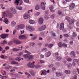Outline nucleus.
I'll list each match as a JSON object with an SVG mask.
<instances>
[{
	"instance_id": "obj_1",
	"label": "nucleus",
	"mask_w": 79,
	"mask_h": 79,
	"mask_svg": "<svg viewBox=\"0 0 79 79\" xmlns=\"http://www.w3.org/2000/svg\"><path fill=\"white\" fill-rule=\"evenodd\" d=\"M26 29L27 31H29L30 32H32L34 31L33 28L30 26H26Z\"/></svg>"
},
{
	"instance_id": "obj_2",
	"label": "nucleus",
	"mask_w": 79,
	"mask_h": 79,
	"mask_svg": "<svg viewBox=\"0 0 79 79\" xmlns=\"http://www.w3.org/2000/svg\"><path fill=\"white\" fill-rule=\"evenodd\" d=\"M9 11H6L2 13V18H5L9 14Z\"/></svg>"
},
{
	"instance_id": "obj_3",
	"label": "nucleus",
	"mask_w": 79,
	"mask_h": 79,
	"mask_svg": "<svg viewBox=\"0 0 79 79\" xmlns=\"http://www.w3.org/2000/svg\"><path fill=\"white\" fill-rule=\"evenodd\" d=\"M34 63H35V62H33V63L29 62L27 63V65L29 68H34Z\"/></svg>"
},
{
	"instance_id": "obj_4",
	"label": "nucleus",
	"mask_w": 79,
	"mask_h": 79,
	"mask_svg": "<svg viewBox=\"0 0 79 79\" xmlns=\"http://www.w3.org/2000/svg\"><path fill=\"white\" fill-rule=\"evenodd\" d=\"M30 14L26 13L23 15V18L24 19H28L30 17Z\"/></svg>"
},
{
	"instance_id": "obj_5",
	"label": "nucleus",
	"mask_w": 79,
	"mask_h": 79,
	"mask_svg": "<svg viewBox=\"0 0 79 79\" xmlns=\"http://www.w3.org/2000/svg\"><path fill=\"white\" fill-rule=\"evenodd\" d=\"M77 63L78 65H79V59L77 60L76 59H75L73 60V66H76V63Z\"/></svg>"
},
{
	"instance_id": "obj_6",
	"label": "nucleus",
	"mask_w": 79,
	"mask_h": 79,
	"mask_svg": "<svg viewBox=\"0 0 79 79\" xmlns=\"http://www.w3.org/2000/svg\"><path fill=\"white\" fill-rule=\"evenodd\" d=\"M38 23L39 24H42L44 23V19L42 17H40L39 19Z\"/></svg>"
},
{
	"instance_id": "obj_7",
	"label": "nucleus",
	"mask_w": 79,
	"mask_h": 79,
	"mask_svg": "<svg viewBox=\"0 0 79 79\" xmlns=\"http://www.w3.org/2000/svg\"><path fill=\"white\" fill-rule=\"evenodd\" d=\"M19 39H21V40H23V39H27V37L24 35L19 36Z\"/></svg>"
},
{
	"instance_id": "obj_8",
	"label": "nucleus",
	"mask_w": 79,
	"mask_h": 79,
	"mask_svg": "<svg viewBox=\"0 0 79 79\" xmlns=\"http://www.w3.org/2000/svg\"><path fill=\"white\" fill-rule=\"evenodd\" d=\"M46 28V26L44 25L38 28V31H44V30H45V28Z\"/></svg>"
},
{
	"instance_id": "obj_9",
	"label": "nucleus",
	"mask_w": 79,
	"mask_h": 79,
	"mask_svg": "<svg viewBox=\"0 0 79 79\" xmlns=\"http://www.w3.org/2000/svg\"><path fill=\"white\" fill-rule=\"evenodd\" d=\"M56 75L57 77H60V76H61L63 75V73L62 72H56Z\"/></svg>"
},
{
	"instance_id": "obj_10",
	"label": "nucleus",
	"mask_w": 79,
	"mask_h": 79,
	"mask_svg": "<svg viewBox=\"0 0 79 79\" xmlns=\"http://www.w3.org/2000/svg\"><path fill=\"white\" fill-rule=\"evenodd\" d=\"M10 11L13 13H14V14L16 13V10H15V8L14 7H12L10 8Z\"/></svg>"
},
{
	"instance_id": "obj_11",
	"label": "nucleus",
	"mask_w": 79,
	"mask_h": 79,
	"mask_svg": "<svg viewBox=\"0 0 79 79\" xmlns=\"http://www.w3.org/2000/svg\"><path fill=\"white\" fill-rule=\"evenodd\" d=\"M52 53L50 51H48L45 54V56L46 57H49L51 55Z\"/></svg>"
},
{
	"instance_id": "obj_12",
	"label": "nucleus",
	"mask_w": 79,
	"mask_h": 79,
	"mask_svg": "<svg viewBox=\"0 0 79 79\" xmlns=\"http://www.w3.org/2000/svg\"><path fill=\"white\" fill-rule=\"evenodd\" d=\"M75 20L74 19H71L70 20L69 22V24L70 25H73V24H74V21Z\"/></svg>"
},
{
	"instance_id": "obj_13",
	"label": "nucleus",
	"mask_w": 79,
	"mask_h": 79,
	"mask_svg": "<svg viewBox=\"0 0 79 79\" xmlns=\"http://www.w3.org/2000/svg\"><path fill=\"white\" fill-rule=\"evenodd\" d=\"M70 55L72 57H75L76 52L73 51H72L70 53Z\"/></svg>"
},
{
	"instance_id": "obj_14",
	"label": "nucleus",
	"mask_w": 79,
	"mask_h": 79,
	"mask_svg": "<svg viewBox=\"0 0 79 79\" xmlns=\"http://www.w3.org/2000/svg\"><path fill=\"white\" fill-rule=\"evenodd\" d=\"M49 9L52 13H53V12H55V10H53L54 9V7L53 6H51L49 7Z\"/></svg>"
},
{
	"instance_id": "obj_15",
	"label": "nucleus",
	"mask_w": 79,
	"mask_h": 79,
	"mask_svg": "<svg viewBox=\"0 0 79 79\" xmlns=\"http://www.w3.org/2000/svg\"><path fill=\"white\" fill-rule=\"evenodd\" d=\"M14 42L16 43V44H21L22 42L21 41L19 40H14Z\"/></svg>"
},
{
	"instance_id": "obj_16",
	"label": "nucleus",
	"mask_w": 79,
	"mask_h": 79,
	"mask_svg": "<svg viewBox=\"0 0 79 79\" xmlns=\"http://www.w3.org/2000/svg\"><path fill=\"white\" fill-rule=\"evenodd\" d=\"M74 6H75V4L74 3H72L71 4L69 5V9L70 10H71L72 8H74Z\"/></svg>"
},
{
	"instance_id": "obj_17",
	"label": "nucleus",
	"mask_w": 79,
	"mask_h": 79,
	"mask_svg": "<svg viewBox=\"0 0 79 79\" xmlns=\"http://www.w3.org/2000/svg\"><path fill=\"white\" fill-rule=\"evenodd\" d=\"M64 23H62L60 24V30H63L64 29Z\"/></svg>"
},
{
	"instance_id": "obj_18",
	"label": "nucleus",
	"mask_w": 79,
	"mask_h": 79,
	"mask_svg": "<svg viewBox=\"0 0 79 79\" xmlns=\"http://www.w3.org/2000/svg\"><path fill=\"white\" fill-rule=\"evenodd\" d=\"M8 36L6 34H4L0 35V37L2 39H5Z\"/></svg>"
},
{
	"instance_id": "obj_19",
	"label": "nucleus",
	"mask_w": 79,
	"mask_h": 79,
	"mask_svg": "<svg viewBox=\"0 0 79 79\" xmlns=\"http://www.w3.org/2000/svg\"><path fill=\"white\" fill-rule=\"evenodd\" d=\"M11 26L12 27H15L16 24V22L15 21H12L11 23Z\"/></svg>"
},
{
	"instance_id": "obj_20",
	"label": "nucleus",
	"mask_w": 79,
	"mask_h": 79,
	"mask_svg": "<svg viewBox=\"0 0 79 79\" xmlns=\"http://www.w3.org/2000/svg\"><path fill=\"white\" fill-rule=\"evenodd\" d=\"M18 27L19 29H23V28H24L25 26L23 24H21L18 25Z\"/></svg>"
},
{
	"instance_id": "obj_21",
	"label": "nucleus",
	"mask_w": 79,
	"mask_h": 79,
	"mask_svg": "<svg viewBox=\"0 0 79 79\" xmlns=\"http://www.w3.org/2000/svg\"><path fill=\"white\" fill-rule=\"evenodd\" d=\"M3 22H4L6 24H7L9 23V21L8 19L7 18H5L3 21Z\"/></svg>"
},
{
	"instance_id": "obj_22",
	"label": "nucleus",
	"mask_w": 79,
	"mask_h": 79,
	"mask_svg": "<svg viewBox=\"0 0 79 79\" xmlns=\"http://www.w3.org/2000/svg\"><path fill=\"white\" fill-rule=\"evenodd\" d=\"M41 6L42 7V10H45V5H44V3L43 2H42L41 3Z\"/></svg>"
},
{
	"instance_id": "obj_23",
	"label": "nucleus",
	"mask_w": 79,
	"mask_h": 79,
	"mask_svg": "<svg viewBox=\"0 0 79 79\" xmlns=\"http://www.w3.org/2000/svg\"><path fill=\"white\" fill-rule=\"evenodd\" d=\"M11 64H17V66H19V65H20V64L16 61L12 62Z\"/></svg>"
},
{
	"instance_id": "obj_24",
	"label": "nucleus",
	"mask_w": 79,
	"mask_h": 79,
	"mask_svg": "<svg viewBox=\"0 0 79 79\" xmlns=\"http://www.w3.org/2000/svg\"><path fill=\"white\" fill-rule=\"evenodd\" d=\"M43 74L44 76H46L47 75V71L45 70H43L42 72V73H41V75Z\"/></svg>"
},
{
	"instance_id": "obj_25",
	"label": "nucleus",
	"mask_w": 79,
	"mask_h": 79,
	"mask_svg": "<svg viewBox=\"0 0 79 79\" xmlns=\"http://www.w3.org/2000/svg\"><path fill=\"white\" fill-rule=\"evenodd\" d=\"M35 9L36 10H39L40 9V5H36L35 7Z\"/></svg>"
},
{
	"instance_id": "obj_26",
	"label": "nucleus",
	"mask_w": 79,
	"mask_h": 79,
	"mask_svg": "<svg viewBox=\"0 0 79 79\" xmlns=\"http://www.w3.org/2000/svg\"><path fill=\"white\" fill-rule=\"evenodd\" d=\"M16 7L17 10H23V7L21 6H17Z\"/></svg>"
},
{
	"instance_id": "obj_27",
	"label": "nucleus",
	"mask_w": 79,
	"mask_h": 79,
	"mask_svg": "<svg viewBox=\"0 0 79 79\" xmlns=\"http://www.w3.org/2000/svg\"><path fill=\"white\" fill-rule=\"evenodd\" d=\"M37 35H33L31 38V39L32 40H35V39H37Z\"/></svg>"
},
{
	"instance_id": "obj_28",
	"label": "nucleus",
	"mask_w": 79,
	"mask_h": 79,
	"mask_svg": "<svg viewBox=\"0 0 79 79\" xmlns=\"http://www.w3.org/2000/svg\"><path fill=\"white\" fill-rule=\"evenodd\" d=\"M30 24H35V21L32 20H30L29 21Z\"/></svg>"
},
{
	"instance_id": "obj_29",
	"label": "nucleus",
	"mask_w": 79,
	"mask_h": 79,
	"mask_svg": "<svg viewBox=\"0 0 79 79\" xmlns=\"http://www.w3.org/2000/svg\"><path fill=\"white\" fill-rule=\"evenodd\" d=\"M65 73L67 74H69L71 73V72L70 70H67L65 71Z\"/></svg>"
},
{
	"instance_id": "obj_30",
	"label": "nucleus",
	"mask_w": 79,
	"mask_h": 79,
	"mask_svg": "<svg viewBox=\"0 0 79 79\" xmlns=\"http://www.w3.org/2000/svg\"><path fill=\"white\" fill-rule=\"evenodd\" d=\"M25 58H29V54H26L24 55L23 56Z\"/></svg>"
},
{
	"instance_id": "obj_31",
	"label": "nucleus",
	"mask_w": 79,
	"mask_h": 79,
	"mask_svg": "<svg viewBox=\"0 0 79 79\" xmlns=\"http://www.w3.org/2000/svg\"><path fill=\"white\" fill-rule=\"evenodd\" d=\"M19 50V49L18 48H13L12 49V51L13 52H18Z\"/></svg>"
},
{
	"instance_id": "obj_32",
	"label": "nucleus",
	"mask_w": 79,
	"mask_h": 79,
	"mask_svg": "<svg viewBox=\"0 0 79 79\" xmlns=\"http://www.w3.org/2000/svg\"><path fill=\"white\" fill-rule=\"evenodd\" d=\"M19 1H20V0H16L15 2H14L15 4L17 5H18Z\"/></svg>"
},
{
	"instance_id": "obj_33",
	"label": "nucleus",
	"mask_w": 79,
	"mask_h": 79,
	"mask_svg": "<svg viewBox=\"0 0 79 79\" xmlns=\"http://www.w3.org/2000/svg\"><path fill=\"white\" fill-rule=\"evenodd\" d=\"M34 68H39L40 67V65H34Z\"/></svg>"
},
{
	"instance_id": "obj_34",
	"label": "nucleus",
	"mask_w": 79,
	"mask_h": 79,
	"mask_svg": "<svg viewBox=\"0 0 79 79\" xmlns=\"http://www.w3.org/2000/svg\"><path fill=\"white\" fill-rule=\"evenodd\" d=\"M63 44H62L61 42H60L58 43V46L59 47H63Z\"/></svg>"
},
{
	"instance_id": "obj_35",
	"label": "nucleus",
	"mask_w": 79,
	"mask_h": 79,
	"mask_svg": "<svg viewBox=\"0 0 79 79\" xmlns=\"http://www.w3.org/2000/svg\"><path fill=\"white\" fill-rule=\"evenodd\" d=\"M56 59L57 61H60V60H61L62 58L60 56H59V57H57Z\"/></svg>"
},
{
	"instance_id": "obj_36",
	"label": "nucleus",
	"mask_w": 79,
	"mask_h": 79,
	"mask_svg": "<svg viewBox=\"0 0 79 79\" xmlns=\"http://www.w3.org/2000/svg\"><path fill=\"white\" fill-rule=\"evenodd\" d=\"M67 61H69V62L71 61H72V59L70 57H68L67 58Z\"/></svg>"
},
{
	"instance_id": "obj_37",
	"label": "nucleus",
	"mask_w": 79,
	"mask_h": 79,
	"mask_svg": "<svg viewBox=\"0 0 79 79\" xmlns=\"http://www.w3.org/2000/svg\"><path fill=\"white\" fill-rule=\"evenodd\" d=\"M48 50L47 49L45 48H43L42 49V52H47Z\"/></svg>"
},
{
	"instance_id": "obj_38",
	"label": "nucleus",
	"mask_w": 79,
	"mask_h": 79,
	"mask_svg": "<svg viewBox=\"0 0 79 79\" xmlns=\"http://www.w3.org/2000/svg\"><path fill=\"white\" fill-rule=\"evenodd\" d=\"M30 73L32 75V76H34V72L33 70H31L30 72Z\"/></svg>"
},
{
	"instance_id": "obj_39",
	"label": "nucleus",
	"mask_w": 79,
	"mask_h": 79,
	"mask_svg": "<svg viewBox=\"0 0 79 79\" xmlns=\"http://www.w3.org/2000/svg\"><path fill=\"white\" fill-rule=\"evenodd\" d=\"M73 37H76L77 36V34L76 32H73Z\"/></svg>"
},
{
	"instance_id": "obj_40",
	"label": "nucleus",
	"mask_w": 79,
	"mask_h": 79,
	"mask_svg": "<svg viewBox=\"0 0 79 79\" xmlns=\"http://www.w3.org/2000/svg\"><path fill=\"white\" fill-rule=\"evenodd\" d=\"M16 61H20L21 60V58L20 57H17L15 58Z\"/></svg>"
},
{
	"instance_id": "obj_41",
	"label": "nucleus",
	"mask_w": 79,
	"mask_h": 79,
	"mask_svg": "<svg viewBox=\"0 0 79 79\" xmlns=\"http://www.w3.org/2000/svg\"><path fill=\"white\" fill-rule=\"evenodd\" d=\"M67 66L68 68H71L72 66V64H71V63H69L67 65Z\"/></svg>"
},
{
	"instance_id": "obj_42",
	"label": "nucleus",
	"mask_w": 79,
	"mask_h": 79,
	"mask_svg": "<svg viewBox=\"0 0 79 79\" xmlns=\"http://www.w3.org/2000/svg\"><path fill=\"white\" fill-rule=\"evenodd\" d=\"M62 2L63 4H64V5H66V0H62Z\"/></svg>"
},
{
	"instance_id": "obj_43",
	"label": "nucleus",
	"mask_w": 79,
	"mask_h": 79,
	"mask_svg": "<svg viewBox=\"0 0 79 79\" xmlns=\"http://www.w3.org/2000/svg\"><path fill=\"white\" fill-rule=\"evenodd\" d=\"M54 45V44H51L49 45L48 47L49 48H51V47H52Z\"/></svg>"
},
{
	"instance_id": "obj_44",
	"label": "nucleus",
	"mask_w": 79,
	"mask_h": 79,
	"mask_svg": "<svg viewBox=\"0 0 79 79\" xmlns=\"http://www.w3.org/2000/svg\"><path fill=\"white\" fill-rule=\"evenodd\" d=\"M55 56H56V57H58V56H59V53L58 52H56L55 53Z\"/></svg>"
},
{
	"instance_id": "obj_45",
	"label": "nucleus",
	"mask_w": 79,
	"mask_h": 79,
	"mask_svg": "<svg viewBox=\"0 0 79 79\" xmlns=\"http://www.w3.org/2000/svg\"><path fill=\"white\" fill-rule=\"evenodd\" d=\"M65 19L66 20H67L68 21H69V20H70L69 19L70 18H69V17L66 16L65 18Z\"/></svg>"
},
{
	"instance_id": "obj_46",
	"label": "nucleus",
	"mask_w": 79,
	"mask_h": 79,
	"mask_svg": "<svg viewBox=\"0 0 79 79\" xmlns=\"http://www.w3.org/2000/svg\"><path fill=\"white\" fill-rule=\"evenodd\" d=\"M51 35H52V36H53L54 37H55L56 36V35H55V33L53 32H51Z\"/></svg>"
},
{
	"instance_id": "obj_47",
	"label": "nucleus",
	"mask_w": 79,
	"mask_h": 79,
	"mask_svg": "<svg viewBox=\"0 0 79 79\" xmlns=\"http://www.w3.org/2000/svg\"><path fill=\"white\" fill-rule=\"evenodd\" d=\"M58 15H61L62 14V11L61 10H59L58 12Z\"/></svg>"
},
{
	"instance_id": "obj_48",
	"label": "nucleus",
	"mask_w": 79,
	"mask_h": 79,
	"mask_svg": "<svg viewBox=\"0 0 79 79\" xmlns=\"http://www.w3.org/2000/svg\"><path fill=\"white\" fill-rule=\"evenodd\" d=\"M33 58H34V56H33V55H29V58H30V59H32Z\"/></svg>"
},
{
	"instance_id": "obj_49",
	"label": "nucleus",
	"mask_w": 79,
	"mask_h": 79,
	"mask_svg": "<svg viewBox=\"0 0 79 79\" xmlns=\"http://www.w3.org/2000/svg\"><path fill=\"white\" fill-rule=\"evenodd\" d=\"M39 61L41 64H42V63H44L45 62V61L42 60H39Z\"/></svg>"
},
{
	"instance_id": "obj_50",
	"label": "nucleus",
	"mask_w": 79,
	"mask_h": 79,
	"mask_svg": "<svg viewBox=\"0 0 79 79\" xmlns=\"http://www.w3.org/2000/svg\"><path fill=\"white\" fill-rule=\"evenodd\" d=\"M39 15H40V12H37L35 13V16H39Z\"/></svg>"
},
{
	"instance_id": "obj_51",
	"label": "nucleus",
	"mask_w": 79,
	"mask_h": 79,
	"mask_svg": "<svg viewBox=\"0 0 79 79\" xmlns=\"http://www.w3.org/2000/svg\"><path fill=\"white\" fill-rule=\"evenodd\" d=\"M64 37H69V35L68 34H64Z\"/></svg>"
},
{
	"instance_id": "obj_52",
	"label": "nucleus",
	"mask_w": 79,
	"mask_h": 79,
	"mask_svg": "<svg viewBox=\"0 0 79 79\" xmlns=\"http://www.w3.org/2000/svg\"><path fill=\"white\" fill-rule=\"evenodd\" d=\"M25 31L24 30H23L22 31H20V34H23L24 33Z\"/></svg>"
},
{
	"instance_id": "obj_53",
	"label": "nucleus",
	"mask_w": 79,
	"mask_h": 79,
	"mask_svg": "<svg viewBox=\"0 0 79 79\" xmlns=\"http://www.w3.org/2000/svg\"><path fill=\"white\" fill-rule=\"evenodd\" d=\"M63 46L64 47H67L68 46V45H67V44H65L64 43H63Z\"/></svg>"
},
{
	"instance_id": "obj_54",
	"label": "nucleus",
	"mask_w": 79,
	"mask_h": 79,
	"mask_svg": "<svg viewBox=\"0 0 79 79\" xmlns=\"http://www.w3.org/2000/svg\"><path fill=\"white\" fill-rule=\"evenodd\" d=\"M25 74L26 75H27V76H31V75H30V74H29V73L27 72H25Z\"/></svg>"
},
{
	"instance_id": "obj_55",
	"label": "nucleus",
	"mask_w": 79,
	"mask_h": 79,
	"mask_svg": "<svg viewBox=\"0 0 79 79\" xmlns=\"http://www.w3.org/2000/svg\"><path fill=\"white\" fill-rule=\"evenodd\" d=\"M54 64H51L49 65L48 66L49 67V68H51L52 67H53V66H54Z\"/></svg>"
},
{
	"instance_id": "obj_56",
	"label": "nucleus",
	"mask_w": 79,
	"mask_h": 79,
	"mask_svg": "<svg viewBox=\"0 0 79 79\" xmlns=\"http://www.w3.org/2000/svg\"><path fill=\"white\" fill-rule=\"evenodd\" d=\"M44 55H43L42 54H41L40 56V57L41 58H44Z\"/></svg>"
},
{
	"instance_id": "obj_57",
	"label": "nucleus",
	"mask_w": 79,
	"mask_h": 79,
	"mask_svg": "<svg viewBox=\"0 0 79 79\" xmlns=\"http://www.w3.org/2000/svg\"><path fill=\"white\" fill-rule=\"evenodd\" d=\"M16 32V29L14 30L13 31V34L14 35H15V33Z\"/></svg>"
},
{
	"instance_id": "obj_58",
	"label": "nucleus",
	"mask_w": 79,
	"mask_h": 79,
	"mask_svg": "<svg viewBox=\"0 0 79 79\" xmlns=\"http://www.w3.org/2000/svg\"><path fill=\"white\" fill-rule=\"evenodd\" d=\"M25 53H28V54H30V52H29L27 50H25L24 51Z\"/></svg>"
},
{
	"instance_id": "obj_59",
	"label": "nucleus",
	"mask_w": 79,
	"mask_h": 79,
	"mask_svg": "<svg viewBox=\"0 0 79 79\" xmlns=\"http://www.w3.org/2000/svg\"><path fill=\"white\" fill-rule=\"evenodd\" d=\"M35 44V43H31L30 44V45H31L32 46H33V45H34V44Z\"/></svg>"
},
{
	"instance_id": "obj_60",
	"label": "nucleus",
	"mask_w": 79,
	"mask_h": 79,
	"mask_svg": "<svg viewBox=\"0 0 79 79\" xmlns=\"http://www.w3.org/2000/svg\"><path fill=\"white\" fill-rule=\"evenodd\" d=\"M3 44H7V42H6V41L5 40H4Z\"/></svg>"
},
{
	"instance_id": "obj_61",
	"label": "nucleus",
	"mask_w": 79,
	"mask_h": 79,
	"mask_svg": "<svg viewBox=\"0 0 79 79\" xmlns=\"http://www.w3.org/2000/svg\"><path fill=\"white\" fill-rule=\"evenodd\" d=\"M24 2H26L27 3H29V0H24Z\"/></svg>"
},
{
	"instance_id": "obj_62",
	"label": "nucleus",
	"mask_w": 79,
	"mask_h": 79,
	"mask_svg": "<svg viewBox=\"0 0 79 79\" xmlns=\"http://www.w3.org/2000/svg\"><path fill=\"white\" fill-rule=\"evenodd\" d=\"M70 44L71 45H73L74 43H73V41H72L70 42Z\"/></svg>"
},
{
	"instance_id": "obj_63",
	"label": "nucleus",
	"mask_w": 79,
	"mask_h": 79,
	"mask_svg": "<svg viewBox=\"0 0 79 79\" xmlns=\"http://www.w3.org/2000/svg\"><path fill=\"white\" fill-rule=\"evenodd\" d=\"M5 49L6 50H8V49H9V47L7 46L5 48Z\"/></svg>"
},
{
	"instance_id": "obj_64",
	"label": "nucleus",
	"mask_w": 79,
	"mask_h": 79,
	"mask_svg": "<svg viewBox=\"0 0 79 79\" xmlns=\"http://www.w3.org/2000/svg\"><path fill=\"white\" fill-rule=\"evenodd\" d=\"M76 25L77 26H79V22H77Z\"/></svg>"
}]
</instances>
